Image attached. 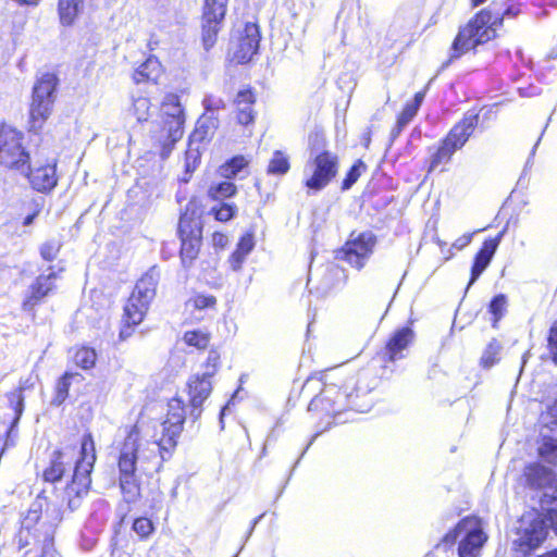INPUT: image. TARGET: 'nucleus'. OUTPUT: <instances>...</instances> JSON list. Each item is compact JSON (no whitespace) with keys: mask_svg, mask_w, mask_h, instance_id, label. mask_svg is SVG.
I'll list each match as a JSON object with an SVG mask.
<instances>
[{"mask_svg":"<svg viewBox=\"0 0 557 557\" xmlns=\"http://www.w3.org/2000/svg\"><path fill=\"white\" fill-rule=\"evenodd\" d=\"M183 341L187 346L205 349L209 345L210 336L205 331L194 330L185 332Z\"/></svg>","mask_w":557,"mask_h":557,"instance_id":"34","label":"nucleus"},{"mask_svg":"<svg viewBox=\"0 0 557 557\" xmlns=\"http://www.w3.org/2000/svg\"><path fill=\"white\" fill-rule=\"evenodd\" d=\"M499 13L492 14L487 10L479 12L462 27L453 45L456 57L484 44L496 36V27L502 23Z\"/></svg>","mask_w":557,"mask_h":557,"instance_id":"4","label":"nucleus"},{"mask_svg":"<svg viewBox=\"0 0 557 557\" xmlns=\"http://www.w3.org/2000/svg\"><path fill=\"white\" fill-rule=\"evenodd\" d=\"M424 557H434L432 554H426Z\"/></svg>","mask_w":557,"mask_h":557,"instance_id":"59","label":"nucleus"},{"mask_svg":"<svg viewBox=\"0 0 557 557\" xmlns=\"http://www.w3.org/2000/svg\"><path fill=\"white\" fill-rule=\"evenodd\" d=\"M202 145L188 140V148L185 152V169L187 173L196 170L200 162Z\"/></svg>","mask_w":557,"mask_h":557,"instance_id":"36","label":"nucleus"},{"mask_svg":"<svg viewBox=\"0 0 557 557\" xmlns=\"http://www.w3.org/2000/svg\"><path fill=\"white\" fill-rule=\"evenodd\" d=\"M549 351L553 355L554 361L557 363V320L550 327L548 336Z\"/></svg>","mask_w":557,"mask_h":557,"instance_id":"50","label":"nucleus"},{"mask_svg":"<svg viewBox=\"0 0 557 557\" xmlns=\"http://www.w3.org/2000/svg\"><path fill=\"white\" fill-rule=\"evenodd\" d=\"M503 232L499 233L495 238L486 239L483 243L482 248L476 253L474 258V263L471 270V280L469 282V285L474 283L479 276L483 273V271L487 268L490 264L494 253L497 250V247L502 240Z\"/></svg>","mask_w":557,"mask_h":557,"instance_id":"21","label":"nucleus"},{"mask_svg":"<svg viewBox=\"0 0 557 557\" xmlns=\"http://www.w3.org/2000/svg\"><path fill=\"white\" fill-rule=\"evenodd\" d=\"M178 233L182 240L181 259L184 267H189L196 259L201 242V227L197 219L184 214L180 219Z\"/></svg>","mask_w":557,"mask_h":557,"instance_id":"14","label":"nucleus"},{"mask_svg":"<svg viewBox=\"0 0 557 557\" xmlns=\"http://www.w3.org/2000/svg\"><path fill=\"white\" fill-rule=\"evenodd\" d=\"M212 244L215 248H220V249H223L227 246L228 244V237L227 235L223 234V233H220V232H215L213 233L212 235Z\"/></svg>","mask_w":557,"mask_h":557,"instance_id":"52","label":"nucleus"},{"mask_svg":"<svg viewBox=\"0 0 557 557\" xmlns=\"http://www.w3.org/2000/svg\"><path fill=\"white\" fill-rule=\"evenodd\" d=\"M375 236L364 232L348 240L343 249L344 259L357 270H361L373 252Z\"/></svg>","mask_w":557,"mask_h":557,"instance_id":"16","label":"nucleus"},{"mask_svg":"<svg viewBox=\"0 0 557 557\" xmlns=\"http://www.w3.org/2000/svg\"><path fill=\"white\" fill-rule=\"evenodd\" d=\"M23 135L11 126L0 127V164L25 171L29 156L22 146Z\"/></svg>","mask_w":557,"mask_h":557,"instance_id":"11","label":"nucleus"},{"mask_svg":"<svg viewBox=\"0 0 557 557\" xmlns=\"http://www.w3.org/2000/svg\"><path fill=\"white\" fill-rule=\"evenodd\" d=\"M81 375L78 373L66 372L57 383L55 387V396L52 400V404L55 406H60L66 399L69 395V389L71 386V381L74 379H78Z\"/></svg>","mask_w":557,"mask_h":557,"instance_id":"33","label":"nucleus"},{"mask_svg":"<svg viewBox=\"0 0 557 557\" xmlns=\"http://www.w3.org/2000/svg\"><path fill=\"white\" fill-rule=\"evenodd\" d=\"M540 557H557V549L556 550H553V552H549V553H546Z\"/></svg>","mask_w":557,"mask_h":557,"instance_id":"55","label":"nucleus"},{"mask_svg":"<svg viewBox=\"0 0 557 557\" xmlns=\"http://www.w3.org/2000/svg\"><path fill=\"white\" fill-rule=\"evenodd\" d=\"M547 525L544 517L537 510L524 512L518 520L513 544L522 553L536 549L547 536Z\"/></svg>","mask_w":557,"mask_h":557,"instance_id":"8","label":"nucleus"},{"mask_svg":"<svg viewBox=\"0 0 557 557\" xmlns=\"http://www.w3.org/2000/svg\"><path fill=\"white\" fill-rule=\"evenodd\" d=\"M227 407H224L222 410H221V417H223L225 410H226Z\"/></svg>","mask_w":557,"mask_h":557,"instance_id":"56","label":"nucleus"},{"mask_svg":"<svg viewBox=\"0 0 557 557\" xmlns=\"http://www.w3.org/2000/svg\"><path fill=\"white\" fill-rule=\"evenodd\" d=\"M216 127V122L210 117H201L198 120L197 125L189 139L193 143H197L202 145L206 139L212 137L214 129Z\"/></svg>","mask_w":557,"mask_h":557,"instance_id":"31","label":"nucleus"},{"mask_svg":"<svg viewBox=\"0 0 557 557\" xmlns=\"http://www.w3.org/2000/svg\"><path fill=\"white\" fill-rule=\"evenodd\" d=\"M163 74V69L160 61L150 55L141 63L133 73V81L135 84L152 83L157 84Z\"/></svg>","mask_w":557,"mask_h":557,"instance_id":"23","label":"nucleus"},{"mask_svg":"<svg viewBox=\"0 0 557 557\" xmlns=\"http://www.w3.org/2000/svg\"><path fill=\"white\" fill-rule=\"evenodd\" d=\"M522 482L531 490L544 491L543 499L541 500L543 507L552 500V496H547L546 493L552 494L553 488L557 487V478L553 471L537 462L525 466Z\"/></svg>","mask_w":557,"mask_h":557,"instance_id":"15","label":"nucleus"},{"mask_svg":"<svg viewBox=\"0 0 557 557\" xmlns=\"http://www.w3.org/2000/svg\"><path fill=\"white\" fill-rule=\"evenodd\" d=\"M459 539V557H479L487 535L483 532L482 522L475 517L462 519L453 530L443 537V543L454 545Z\"/></svg>","mask_w":557,"mask_h":557,"instance_id":"6","label":"nucleus"},{"mask_svg":"<svg viewBox=\"0 0 557 557\" xmlns=\"http://www.w3.org/2000/svg\"><path fill=\"white\" fill-rule=\"evenodd\" d=\"M79 455L81 457L75 463L72 481L65 487L69 506L72 508L76 507L78 499L87 494L91 483L90 473L96 461V449L90 433L83 436Z\"/></svg>","mask_w":557,"mask_h":557,"instance_id":"5","label":"nucleus"},{"mask_svg":"<svg viewBox=\"0 0 557 557\" xmlns=\"http://www.w3.org/2000/svg\"><path fill=\"white\" fill-rule=\"evenodd\" d=\"M55 86L57 78L50 73L44 74L35 84L29 110L30 127L33 131L39 129L50 115Z\"/></svg>","mask_w":557,"mask_h":557,"instance_id":"10","label":"nucleus"},{"mask_svg":"<svg viewBox=\"0 0 557 557\" xmlns=\"http://www.w3.org/2000/svg\"><path fill=\"white\" fill-rule=\"evenodd\" d=\"M84 0H59V14L63 25H71L83 9Z\"/></svg>","mask_w":557,"mask_h":557,"instance_id":"29","label":"nucleus"},{"mask_svg":"<svg viewBox=\"0 0 557 557\" xmlns=\"http://www.w3.org/2000/svg\"><path fill=\"white\" fill-rule=\"evenodd\" d=\"M26 166L28 169L22 172L27 175L29 184L37 191L47 193L57 186L55 160L48 161L46 164L36 163L33 168H29L27 164Z\"/></svg>","mask_w":557,"mask_h":557,"instance_id":"19","label":"nucleus"},{"mask_svg":"<svg viewBox=\"0 0 557 557\" xmlns=\"http://www.w3.org/2000/svg\"><path fill=\"white\" fill-rule=\"evenodd\" d=\"M216 304V298L212 295H203L196 294L188 299L186 302L187 308H193L197 310H205L214 308Z\"/></svg>","mask_w":557,"mask_h":557,"instance_id":"39","label":"nucleus"},{"mask_svg":"<svg viewBox=\"0 0 557 557\" xmlns=\"http://www.w3.org/2000/svg\"><path fill=\"white\" fill-rule=\"evenodd\" d=\"M39 211H40V210H39V209H37L34 213H32V214L27 215V216L24 219L23 224H24V225H26V226L30 225V224L34 222L35 218L38 215Z\"/></svg>","mask_w":557,"mask_h":557,"instance_id":"54","label":"nucleus"},{"mask_svg":"<svg viewBox=\"0 0 557 557\" xmlns=\"http://www.w3.org/2000/svg\"><path fill=\"white\" fill-rule=\"evenodd\" d=\"M202 103L207 112H215L224 108L223 100L214 96H207Z\"/></svg>","mask_w":557,"mask_h":557,"instance_id":"49","label":"nucleus"},{"mask_svg":"<svg viewBox=\"0 0 557 557\" xmlns=\"http://www.w3.org/2000/svg\"><path fill=\"white\" fill-rule=\"evenodd\" d=\"M228 0H206L202 14V41L206 49L213 46L219 25L225 16Z\"/></svg>","mask_w":557,"mask_h":557,"instance_id":"17","label":"nucleus"},{"mask_svg":"<svg viewBox=\"0 0 557 557\" xmlns=\"http://www.w3.org/2000/svg\"><path fill=\"white\" fill-rule=\"evenodd\" d=\"M507 309V298L504 295H497L490 304V312L493 314V326L504 317Z\"/></svg>","mask_w":557,"mask_h":557,"instance_id":"41","label":"nucleus"},{"mask_svg":"<svg viewBox=\"0 0 557 557\" xmlns=\"http://www.w3.org/2000/svg\"><path fill=\"white\" fill-rule=\"evenodd\" d=\"M247 164L248 161L244 157H234L232 160L220 168V174L225 178H231L236 176L238 172L247 166Z\"/></svg>","mask_w":557,"mask_h":557,"instance_id":"38","label":"nucleus"},{"mask_svg":"<svg viewBox=\"0 0 557 557\" xmlns=\"http://www.w3.org/2000/svg\"><path fill=\"white\" fill-rule=\"evenodd\" d=\"M236 210V206L232 203H222L220 207H213L211 212L218 221L226 222L235 215Z\"/></svg>","mask_w":557,"mask_h":557,"instance_id":"43","label":"nucleus"},{"mask_svg":"<svg viewBox=\"0 0 557 557\" xmlns=\"http://www.w3.org/2000/svg\"><path fill=\"white\" fill-rule=\"evenodd\" d=\"M369 141H370V138H369V137H367V138H366V146H368V145H369Z\"/></svg>","mask_w":557,"mask_h":557,"instance_id":"57","label":"nucleus"},{"mask_svg":"<svg viewBox=\"0 0 557 557\" xmlns=\"http://www.w3.org/2000/svg\"><path fill=\"white\" fill-rule=\"evenodd\" d=\"M413 331L410 327L397 330L386 344L385 357L388 361H395L405 357L404 350L412 343Z\"/></svg>","mask_w":557,"mask_h":557,"instance_id":"22","label":"nucleus"},{"mask_svg":"<svg viewBox=\"0 0 557 557\" xmlns=\"http://www.w3.org/2000/svg\"><path fill=\"white\" fill-rule=\"evenodd\" d=\"M219 362H220V355L218 354V351L210 350L201 374L206 375L209 379H212L218 371Z\"/></svg>","mask_w":557,"mask_h":557,"instance_id":"44","label":"nucleus"},{"mask_svg":"<svg viewBox=\"0 0 557 557\" xmlns=\"http://www.w3.org/2000/svg\"><path fill=\"white\" fill-rule=\"evenodd\" d=\"M234 557H237V556H234Z\"/></svg>","mask_w":557,"mask_h":557,"instance_id":"60","label":"nucleus"},{"mask_svg":"<svg viewBox=\"0 0 557 557\" xmlns=\"http://www.w3.org/2000/svg\"><path fill=\"white\" fill-rule=\"evenodd\" d=\"M255 247V237L252 233L244 234L237 243L236 249L228 258L230 267L233 271H239L246 257Z\"/></svg>","mask_w":557,"mask_h":557,"instance_id":"26","label":"nucleus"},{"mask_svg":"<svg viewBox=\"0 0 557 557\" xmlns=\"http://www.w3.org/2000/svg\"><path fill=\"white\" fill-rule=\"evenodd\" d=\"M364 171L366 164L361 160H358L347 173V176L343 182V189H349Z\"/></svg>","mask_w":557,"mask_h":557,"instance_id":"42","label":"nucleus"},{"mask_svg":"<svg viewBox=\"0 0 557 557\" xmlns=\"http://www.w3.org/2000/svg\"><path fill=\"white\" fill-rule=\"evenodd\" d=\"M153 529L151 520L145 517L137 518L133 523V530L143 539L148 537Z\"/></svg>","mask_w":557,"mask_h":557,"instance_id":"45","label":"nucleus"},{"mask_svg":"<svg viewBox=\"0 0 557 557\" xmlns=\"http://www.w3.org/2000/svg\"><path fill=\"white\" fill-rule=\"evenodd\" d=\"M423 99H424V92H417L414 95L413 101L410 102V103L419 109L421 103H422V101H423Z\"/></svg>","mask_w":557,"mask_h":557,"instance_id":"53","label":"nucleus"},{"mask_svg":"<svg viewBox=\"0 0 557 557\" xmlns=\"http://www.w3.org/2000/svg\"><path fill=\"white\" fill-rule=\"evenodd\" d=\"M338 170L337 157L330 151H322L310 158L304 169V184L313 191L326 187Z\"/></svg>","mask_w":557,"mask_h":557,"instance_id":"9","label":"nucleus"},{"mask_svg":"<svg viewBox=\"0 0 557 557\" xmlns=\"http://www.w3.org/2000/svg\"><path fill=\"white\" fill-rule=\"evenodd\" d=\"M547 496H552V500L548 503V505H552V507L547 508L549 512V520L552 523L553 529L557 533V486L553 488V493H546Z\"/></svg>","mask_w":557,"mask_h":557,"instance_id":"48","label":"nucleus"},{"mask_svg":"<svg viewBox=\"0 0 557 557\" xmlns=\"http://www.w3.org/2000/svg\"><path fill=\"white\" fill-rule=\"evenodd\" d=\"M212 391L211 379L201 373H196L187 382V393L189 403L194 410L201 407L203 401L210 396Z\"/></svg>","mask_w":557,"mask_h":557,"instance_id":"20","label":"nucleus"},{"mask_svg":"<svg viewBox=\"0 0 557 557\" xmlns=\"http://www.w3.org/2000/svg\"><path fill=\"white\" fill-rule=\"evenodd\" d=\"M97 354L95 349L89 347H81L74 355V362L76 366L84 370H89L95 367Z\"/></svg>","mask_w":557,"mask_h":557,"instance_id":"35","label":"nucleus"},{"mask_svg":"<svg viewBox=\"0 0 557 557\" xmlns=\"http://www.w3.org/2000/svg\"><path fill=\"white\" fill-rule=\"evenodd\" d=\"M184 421V403L175 397L169 401L162 423L137 422L128 431L117 459L120 486L128 500L138 495L140 475H152L160 470L164 453L175 446Z\"/></svg>","mask_w":557,"mask_h":557,"instance_id":"1","label":"nucleus"},{"mask_svg":"<svg viewBox=\"0 0 557 557\" xmlns=\"http://www.w3.org/2000/svg\"><path fill=\"white\" fill-rule=\"evenodd\" d=\"M71 459L72 456L66 451H54L49 467L44 471L45 481L51 483L59 481L62 478L66 466L70 465Z\"/></svg>","mask_w":557,"mask_h":557,"instance_id":"27","label":"nucleus"},{"mask_svg":"<svg viewBox=\"0 0 557 557\" xmlns=\"http://www.w3.org/2000/svg\"><path fill=\"white\" fill-rule=\"evenodd\" d=\"M235 193L236 186L227 181L212 185L208 190L209 197L213 200H224L234 196Z\"/></svg>","mask_w":557,"mask_h":557,"instance_id":"37","label":"nucleus"},{"mask_svg":"<svg viewBox=\"0 0 557 557\" xmlns=\"http://www.w3.org/2000/svg\"><path fill=\"white\" fill-rule=\"evenodd\" d=\"M418 110L419 109L416 108L414 106H412L411 103H407L398 116V120H397L398 126L404 127L405 125H407L412 120V117L417 114Z\"/></svg>","mask_w":557,"mask_h":557,"instance_id":"47","label":"nucleus"},{"mask_svg":"<svg viewBox=\"0 0 557 557\" xmlns=\"http://www.w3.org/2000/svg\"><path fill=\"white\" fill-rule=\"evenodd\" d=\"M157 284L158 278L153 271L147 272L137 282L124 307L123 327L120 332L122 339L128 338L133 333V327L143 322L156 296Z\"/></svg>","mask_w":557,"mask_h":557,"instance_id":"3","label":"nucleus"},{"mask_svg":"<svg viewBox=\"0 0 557 557\" xmlns=\"http://www.w3.org/2000/svg\"><path fill=\"white\" fill-rule=\"evenodd\" d=\"M259 41V27L255 23H247L233 44V59L238 63L250 61L258 51Z\"/></svg>","mask_w":557,"mask_h":557,"instance_id":"18","label":"nucleus"},{"mask_svg":"<svg viewBox=\"0 0 557 557\" xmlns=\"http://www.w3.org/2000/svg\"><path fill=\"white\" fill-rule=\"evenodd\" d=\"M151 100L146 96H136L132 99V106L129 108V113L137 120L139 123L147 122L151 116Z\"/></svg>","mask_w":557,"mask_h":557,"instance_id":"30","label":"nucleus"},{"mask_svg":"<svg viewBox=\"0 0 557 557\" xmlns=\"http://www.w3.org/2000/svg\"><path fill=\"white\" fill-rule=\"evenodd\" d=\"M55 280L57 274L53 271L39 275L30 287V296L24 301V308L34 307L37 301L47 296L53 289Z\"/></svg>","mask_w":557,"mask_h":557,"instance_id":"24","label":"nucleus"},{"mask_svg":"<svg viewBox=\"0 0 557 557\" xmlns=\"http://www.w3.org/2000/svg\"><path fill=\"white\" fill-rule=\"evenodd\" d=\"M474 233L475 232H473V233H466L462 236L458 237L453 243V248H455L457 250H462L465 247H467L472 242V237H473Z\"/></svg>","mask_w":557,"mask_h":557,"instance_id":"51","label":"nucleus"},{"mask_svg":"<svg viewBox=\"0 0 557 557\" xmlns=\"http://www.w3.org/2000/svg\"><path fill=\"white\" fill-rule=\"evenodd\" d=\"M9 400L12 405L15 416L10 429L8 430V436L5 440L4 447L13 445L14 438L16 437L15 426L18 423L24 409V397L22 395V391H14L13 393H11L9 395Z\"/></svg>","mask_w":557,"mask_h":557,"instance_id":"28","label":"nucleus"},{"mask_svg":"<svg viewBox=\"0 0 557 557\" xmlns=\"http://www.w3.org/2000/svg\"><path fill=\"white\" fill-rule=\"evenodd\" d=\"M289 158L283 151H274L268 165V173L272 175H284L289 171Z\"/></svg>","mask_w":557,"mask_h":557,"instance_id":"32","label":"nucleus"},{"mask_svg":"<svg viewBox=\"0 0 557 557\" xmlns=\"http://www.w3.org/2000/svg\"><path fill=\"white\" fill-rule=\"evenodd\" d=\"M527 355H528V352L523 355V363H525Z\"/></svg>","mask_w":557,"mask_h":557,"instance_id":"58","label":"nucleus"},{"mask_svg":"<svg viewBox=\"0 0 557 557\" xmlns=\"http://www.w3.org/2000/svg\"><path fill=\"white\" fill-rule=\"evenodd\" d=\"M479 123V114L469 111L456 123L446 137L442 140L436 152L432 156L430 169L434 170L440 164H446L450 161L453 154L461 149L469 140Z\"/></svg>","mask_w":557,"mask_h":557,"instance_id":"7","label":"nucleus"},{"mask_svg":"<svg viewBox=\"0 0 557 557\" xmlns=\"http://www.w3.org/2000/svg\"><path fill=\"white\" fill-rule=\"evenodd\" d=\"M60 250V243L57 240H50L45 243L40 248L41 257L47 260H53Z\"/></svg>","mask_w":557,"mask_h":557,"instance_id":"46","label":"nucleus"},{"mask_svg":"<svg viewBox=\"0 0 557 557\" xmlns=\"http://www.w3.org/2000/svg\"><path fill=\"white\" fill-rule=\"evenodd\" d=\"M349 387L346 386L345 391L336 389L335 386H325L321 396L319 398H314L309 409L317 408L322 406V408L329 413L336 416L337 413L346 410L354 409L357 411H361V406L358 405L356 398L358 395H354L352 393H348L347 389Z\"/></svg>","mask_w":557,"mask_h":557,"instance_id":"13","label":"nucleus"},{"mask_svg":"<svg viewBox=\"0 0 557 557\" xmlns=\"http://www.w3.org/2000/svg\"><path fill=\"white\" fill-rule=\"evenodd\" d=\"M256 97L250 89L240 90L235 99L237 121L242 125H248L255 120L253 104Z\"/></svg>","mask_w":557,"mask_h":557,"instance_id":"25","label":"nucleus"},{"mask_svg":"<svg viewBox=\"0 0 557 557\" xmlns=\"http://www.w3.org/2000/svg\"><path fill=\"white\" fill-rule=\"evenodd\" d=\"M540 457L557 466V399L540 417Z\"/></svg>","mask_w":557,"mask_h":557,"instance_id":"12","label":"nucleus"},{"mask_svg":"<svg viewBox=\"0 0 557 557\" xmlns=\"http://www.w3.org/2000/svg\"><path fill=\"white\" fill-rule=\"evenodd\" d=\"M185 110L181 98L175 92H168L162 98L159 109V124L152 131L151 138L160 148L162 158H168L184 134Z\"/></svg>","mask_w":557,"mask_h":557,"instance_id":"2","label":"nucleus"},{"mask_svg":"<svg viewBox=\"0 0 557 557\" xmlns=\"http://www.w3.org/2000/svg\"><path fill=\"white\" fill-rule=\"evenodd\" d=\"M502 346L500 344L493 339L484 350L481 357V363L484 368H491L498 360V355L500 352Z\"/></svg>","mask_w":557,"mask_h":557,"instance_id":"40","label":"nucleus"}]
</instances>
